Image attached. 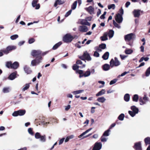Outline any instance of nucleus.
Listing matches in <instances>:
<instances>
[{
    "instance_id": "obj_55",
    "label": "nucleus",
    "mask_w": 150,
    "mask_h": 150,
    "mask_svg": "<svg viewBox=\"0 0 150 150\" xmlns=\"http://www.w3.org/2000/svg\"><path fill=\"white\" fill-rule=\"evenodd\" d=\"M97 100L99 102H103V97L98 98L97 99Z\"/></svg>"
},
{
    "instance_id": "obj_33",
    "label": "nucleus",
    "mask_w": 150,
    "mask_h": 150,
    "mask_svg": "<svg viewBox=\"0 0 150 150\" xmlns=\"http://www.w3.org/2000/svg\"><path fill=\"white\" fill-rule=\"evenodd\" d=\"M40 139V140L42 142H45L46 141V136L45 135L41 136Z\"/></svg>"
},
{
    "instance_id": "obj_12",
    "label": "nucleus",
    "mask_w": 150,
    "mask_h": 150,
    "mask_svg": "<svg viewBox=\"0 0 150 150\" xmlns=\"http://www.w3.org/2000/svg\"><path fill=\"white\" fill-rule=\"evenodd\" d=\"M134 148L136 150H142L141 142H139L135 143Z\"/></svg>"
},
{
    "instance_id": "obj_23",
    "label": "nucleus",
    "mask_w": 150,
    "mask_h": 150,
    "mask_svg": "<svg viewBox=\"0 0 150 150\" xmlns=\"http://www.w3.org/2000/svg\"><path fill=\"white\" fill-rule=\"evenodd\" d=\"M62 44V42H59L55 44L53 47L52 49L53 50H55L57 49L61 44Z\"/></svg>"
},
{
    "instance_id": "obj_29",
    "label": "nucleus",
    "mask_w": 150,
    "mask_h": 150,
    "mask_svg": "<svg viewBox=\"0 0 150 150\" xmlns=\"http://www.w3.org/2000/svg\"><path fill=\"white\" fill-rule=\"evenodd\" d=\"M110 66L109 64H105L104 65V70L108 71L109 70Z\"/></svg>"
},
{
    "instance_id": "obj_44",
    "label": "nucleus",
    "mask_w": 150,
    "mask_h": 150,
    "mask_svg": "<svg viewBox=\"0 0 150 150\" xmlns=\"http://www.w3.org/2000/svg\"><path fill=\"white\" fill-rule=\"evenodd\" d=\"M150 74V67H149L146 70V76H148Z\"/></svg>"
},
{
    "instance_id": "obj_21",
    "label": "nucleus",
    "mask_w": 150,
    "mask_h": 150,
    "mask_svg": "<svg viewBox=\"0 0 150 150\" xmlns=\"http://www.w3.org/2000/svg\"><path fill=\"white\" fill-rule=\"evenodd\" d=\"M19 66V63L17 62H15L12 64L11 68L16 69Z\"/></svg>"
},
{
    "instance_id": "obj_41",
    "label": "nucleus",
    "mask_w": 150,
    "mask_h": 150,
    "mask_svg": "<svg viewBox=\"0 0 150 150\" xmlns=\"http://www.w3.org/2000/svg\"><path fill=\"white\" fill-rule=\"evenodd\" d=\"M12 64V62H11V61L7 62H6V66L7 67H8V68H11Z\"/></svg>"
},
{
    "instance_id": "obj_26",
    "label": "nucleus",
    "mask_w": 150,
    "mask_h": 150,
    "mask_svg": "<svg viewBox=\"0 0 150 150\" xmlns=\"http://www.w3.org/2000/svg\"><path fill=\"white\" fill-rule=\"evenodd\" d=\"M124 100L126 102H128L130 99V96L129 94H126L124 97Z\"/></svg>"
},
{
    "instance_id": "obj_36",
    "label": "nucleus",
    "mask_w": 150,
    "mask_h": 150,
    "mask_svg": "<svg viewBox=\"0 0 150 150\" xmlns=\"http://www.w3.org/2000/svg\"><path fill=\"white\" fill-rule=\"evenodd\" d=\"M110 132V129H108L107 130L105 131L104 132V136H108L110 134L109 132Z\"/></svg>"
},
{
    "instance_id": "obj_18",
    "label": "nucleus",
    "mask_w": 150,
    "mask_h": 150,
    "mask_svg": "<svg viewBox=\"0 0 150 150\" xmlns=\"http://www.w3.org/2000/svg\"><path fill=\"white\" fill-rule=\"evenodd\" d=\"M80 24L82 25H86L89 26L90 25V24L87 21V20L85 19H81L80 21Z\"/></svg>"
},
{
    "instance_id": "obj_56",
    "label": "nucleus",
    "mask_w": 150,
    "mask_h": 150,
    "mask_svg": "<svg viewBox=\"0 0 150 150\" xmlns=\"http://www.w3.org/2000/svg\"><path fill=\"white\" fill-rule=\"evenodd\" d=\"M35 41V40L34 38H32L28 40V42L29 44H31Z\"/></svg>"
},
{
    "instance_id": "obj_51",
    "label": "nucleus",
    "mask_w": 150,
    "mask_h": 150,
    "mask_svg": "<svg viewBox=\"0 0 150 150\" xmlns=\"http://www.w3.org/2000/svg\"><path fill=\"white\" fill-rule=\"evenodd\" d=\"M103 93V89H102L99 92L96 94V96H98L102 95Z\"/></svg>"
},
{
    "instance_id": "obj_39",
    "label": "nucleus",
    "mask_w": 150,
    "mask_h": 150,
    "mask_svg": "<svg viewBox=\"0 0 150 150\" xmlns=\"http://www.w3.org/2000/svg\"><path fill=\"white\" fill-rule=\"evenodd\" d=\"M18 35L15 34L11 36L10 37V38L11 40H13L18 38Z\"/></svg>"
},
{
    "instance_id": "obj_22",
    "label": "nucleus",
    "mask_w": 150,
    "mask_h": 150,
    "mask_svg": "<svg viewBox=\"0 0 150 150\" xmlns=\"http://www.w3.org/2000/svg\"><path fill=\"white\" fill-rule=\"evenodd\" d=\"M131 109L132 110V111L137 114L138 112L139 109L136 106H133L131 107Z\"/></svg>"
},
{
    "instance_id": "obj_17",
    "label": "nucleus",
    "mask_w": 150,
    "mask_h": 150,
    "mask_svg": "<svg viewBox=\"0 0 150 150\" xmlns=\"http://www.w3.org/2000/svg\"><path fill=\"white\" fill-rule=\"evenodd\" d=\"M16 72H13L10 74L8 77V79L11 80H13L16 78Z\"/></svg>"
},
{
    "instance_id": "obj_32",
    "label": "nucleus",
    "mask_w": 150,
    "mask_h": 150,
    "mask_svg": "<svg viewBox=\"0 0 150 150\" xmlns=\"http://www.w3.org/2000/svg\"><path fill=\"white\" fill-rule=\"evenodd\" d=\"M77 2V1H76L74 2L71 6V8L72 10L75 9L76 7Z\"/></svg>"
},
{
    "instance_id": "obj_25",
    "label": "nucleus",
    "mask_w": 150,
    "mask_h": 150,
    "mask_svg": "<svg viewBox=\"0 0 150 150\" xmlns=\"http://www.w3.org/2000/svg\"><path fill=\"white\" fill-rule=\"evenodd\" d=\"M144 141L145 144L147 145L150 144V137H147L144 140Z\"/></svg>"
},
{
    "instance_id": "obj_61",
    "label": "nucleus",
    "mask_w": 150,
    "mask_h": 150,
    "mask_svg": "<svg viewBox=\"0 0 150 150\" xmlns=\"http://www.w3.org/2000/svg\"><path fill=\"white\" fill-rule=\"evenodd\" d=\"M86 19L87 20V21H90L92 19V17H87L86 18Z\"/></svg>"
},
{
    "instance_id": "obj_63",
    "label": "nucleus",
    "mask_w": 150,
    "mask_h": 150,
    "mask_svg": "<svg viewBox=\"0 0 150 150\" xmlns=\"http://www.w3.org/2000/svg\"><path fill=\"white\" fill-rule=\"evenodd\" d=\"M120 57L122 59H124L126 57H127V56L125 55H120Z\"/></svg>"
},
{
    "instance_id": "obj_2",
    "label": "nucleus",
    "mask_w": 150,
    "mask_h": 150,
    "mask_svg": "<svg viewBox=\"0 0 150 150\" xmlns=\"http://www.w3.org/2000/svg\"><path fill=\"white\" fill-rule=\"evenodd\" d=\"M110 67H112L114 66H117L120 64V62L118 60L117 57H115L114 59H112L110 62Z\"/></svg>"
},
{
    "instance_id": "obj_24",
    "label": "nucleus",
    "mask_w": 150,
    "mask_h": 150,
    "mask_svg": "<svg viewBox=\"0 0 150 150\" xmlns=\"http://www.w3.org/2000/svg\"><path fill=\"white\" fill-rule=\"evenodd\" d=\"M92 129V128H90L89 129L87 130L85 132H84L83 133H82L81 134H80L79 136V138H81L82 136L85 135V134L88 133L90 131H91Z\"/></svg>"
},
{
    "instance_id": "obj_34",
    "label": "nucleus",
    "mask_w": 150,
    "mask_h": 150,
    "mask_svg": "<svg viewBox=\"0 0 150 150\" xmlns=\"http://www.w3.org/2000/svg\"><path fill=\"white\" fill-rule=\"evenodd\" d=\"M125 116L124 114L122 113L118 117V119L122 121L124 120Z\"/></svg>"
},
{
    "instance_id": "obj_20",
    "label": "nucleus",
    "mask_w": 150,
    "mask_h": 150,
    "mask_svg": "<svg viewBox=\"0 0 150 150\" xmlns=\"http://www.w3.org/2000/svg\"><path fill=\"white\" fill-rule=\"evenodd\" d=\"M24 69L25 72L27 74H30L32 72L30 69L29 67L26 66H24Z\"/></svg>"
},
{
    "instance_id": "obj_45",
    "label": "nucleus",
    "mask_w": 150,
    "mask_h": 150,
    "mask_svg": "<svg viewBox=\"0 0 150 150\" xmlns=\"http://www.w3.org/2000/svg\"><path fill=\"white\" fill-rule=\"evenodd\" d=\"M41 135L39 132H36L35 134V137L36 139H39Z\"/></svg>"
},
{
    "instance_id": "obj_57",
    "label": "nucleus",
    "mask_w": 150,
    "mask_h": 150,
    "mask_svg": "<svg viewBox=\"0 0 150 150\" xmlns=\"http://www.w3.org/2000/svg\"><path fill=\"white\" fill-rule=\"evenodd\" d=\"M65 139V138H63L61 139L60 140L59 142V144L60 145L62 144L63 143L64 140Z\"/></svg>"
},
{
    "instance_id": "obj_37",
    "label": "nucleus",
    "mask_w": 150,
    "mask_h": 150,
    "mask_svg": "<svg viewBox=\"0 0 150 150\" xmlns=\"http://www.w3.org/2000/svg\"><path fill=\"white\" fill-rule=\"evenodd\" d=\"M30 87V84L29 83H26L25 85V86L22 89V91H24L25 90H27Z\"/></svg>"
},
{
    "instance_id": "obj_53",
    "label": "nucleus",
    "mask_w": 150,
    "mask_h": 150,
    "mask_svg": "<svg viewBox=\"0 0 150 150\" xmlns=\"http://www.w3.org/2000/svg\"><path fill=\"white\" fill-rule=\"evenodd\" d=\"M65 110V111H68L71 108V105H68L67 106H64Z\"/></svg>"
},
{
    "instance_id": "obj_10",
    "label": "nucleus",
    "mask_w": 150,
    "mask_h": 150,
    "mask_svg": "<svg viewBox=\"0 0 150 150\" xmlns=\"http://www.w3.org/2000/svg\"><path fill=\"white\" fill-rule=\"evenodd\" d=\"M38 2V0H33L32 3V5L33 7H35V9H38L40 8L39 4H37Z\"/></svg>"
},
{
    "instance_id": "obj_27",
    "label": "nucleus",
    "mask_w": 150,
    "mask_h": 150,
    "mask_svg": "<svg viewBox=\"0 0 150 150\" xmlns=\"http://www.w3.org/2000/svg\"><path fill=\"white\" fill-rule=\"evenodd\" d=\"M10 91L9 87H4L2 90V92L4 93H7L9 92Z\"/></svg>"
},
{
    "instance_id": "obj_59",
    "label": "nucleus",
    "mask_w": 150,
    "mask_h": 150,
    "mask_svg": "<svg viewBox=\"0 0 150 150\" xmlns=\"http://www.w3.org/2000/svg\"><path fill=\"white\" fill-rule=\"evenodd\" d=\"M24 43H25L24 41H21L18 42V45L19 46H21V45H23Z\"/></svg>"
},
{
    "instance_id": "obj_58",
    "label": "nucleus",
    "mask_w": 150,
    "mask_h": 150,
    "mask_svg": "<svg viewBox=\"0 0 150 150\" xmlns=\"http://www.w3.org/2000/svg\"><path fill=\"white\" fill-rule=\"evenodd\" d=\"M128 73V72L125 71L124 72H123V73H122L120 75H119V77H120V76H125V75L127 74Z\"/></svg>"
},
{
    "instance_id": "obj_13",
    "label": "nucleus",
    "mask_w": 150,
    "mask_h": 150,
    "mask_svg": "<svg viewBox=\"0 0 150 150\" xmlns=\"http://www.w3.org/2000/svg\"><path fill=\"white\" fill-rule=\"evenodd\" d=\"M94 50L98 52H100L103 49V43L100 45L99 46H96L94 47Z\"/></svg>"
},
{
    "instance_id": "obj_1",
    "label": "nucleus",
    "mask_w": 150,
    "mask_h": 150,
    "mask_svg": "<svg viewBox=\"0 0 150 150\" xmlns=\"http://www.w3.org/2000/svg\"><path fill=\"white\" fill-rule=\"evenodd\" d=\"M123 10L121 8L119 10V13L117 14L115 17V20L117 23H120L122 22L123 18L122 16L123 14Z\"/></svg>"
},
{
    "instance_id": "obj_46",
    "label": "nucleus",
    "mask_w": 150,
    "mask_h": 150,
    "mask_svg": "<svg viewBox=\"0 0 150 150\" xmlns=\"http://www.w3.org/2000/svg\"><path fill=\"white\" fill-rule=\"evenodd\" d=\"M129 113V114L132 117H134V116L136 114H137L135 112H133V111H128Z\"/></svg>"
},
{
    "instance_id": "obj_60",
    "label": "nucleus",
    "mask_w": 150,
    "mask_h": 150,
    "mask_svg": "<svg viewBox=\"0 0 150 150\" xmlns=\"http://www.w3.org/2000/svg\"><path fill=\"white\" fill-rule=\"evenodd\" d=\"M77 73H78L79 74H83V72L82 70H78L76 71Z\"/></svg>"
},
{
    "instance_id": "obj_5",
    "label": "nucleus",
    "mask_w": 150,
    "mask_h": 150,
    "mask_svg": "<svg viewBox=\"0 0 150 150\" xmlns=\"http://www.w3.org/2000/svg\"><path fill=\"white\" fill-rule=\"evenodd\" d=\"M26 111L25 110H19L15 111L12 114L13 117H17L18 116H23L25 114Z\"/></svg>"
},
{
    "instance_id": "obj_19",
    "label": "nucleus",
    "mask_w": 150,
    "mask_h": 150,
    "mask_svg": "<svg viewBox=\"0 0 150 150\" xmlns=\"http://www.w3.org/2000/svg\"><path fill=\"white\" fill-rule=\"evenodd\" d=\"M133 13L135 17H138L140 15V10H134Z\"/></svg>"
},
{
    "instance_id": "obj_6",
    "label": "nucleus",
    "mask_w": 150,
    "mask_h": 150,
    "mask_svg": "<svg viewBox=\"0 0 150 150\" xmlns=\"http://www.w3.org/2000/svg\"><path fill=\"white\" fill-rule=\"evenodd\" d=\"M74 38L73 36L69 34H67L63 37V41L66 42L68 43L71 42Z\"/></svg>"
},
{
    "instance_id": "obj_54",
    "label": "nucleus",
    "mask_w": 150,
    "mask_h": 150,
    "mask_svg": "<svg viewBox=\"0 0 150 150\" xmlns=\"http://www.w3.org/2000/svg\"><path fill=\"white\" fill-rule=\"evenodd\" d=\"M117 81V80L116 79H114L110 81V85L113 84L115 83Z\"/></svg>"
},
{
    "instance_id": "obj_62",
    "label": "nucleus",
    "mask_w": 150,
    "mask_h": 150,
    "mask_svg": "<svg viewBox=\"0 0 150 150\" xmlns=\"http://www.w3.org/2000/svg\"><path fill=\"white\" fill-rule=\"evenodd\" d=\"M76 63L77 64H82V62L81 61L79 60L76 61Z\"/></svg>"
},
{
    "instance_id": "obj_50",
    "label": "nucleus",
    "mask_w": 150,
    "mask_h": 150,
    "mask_svg": "<svg viewBox=\"0 0 150 150\" xmlns=\"http://www.w3.org/2000/svg\"><path fill=\"white\" fill-rule=\"evenodd\" d=\"M93 56L95 57H98L99 56V54L97 51H95L94 52Z\"/></svg>"
},
{
    "instance_id": "obj_28",
    "label": "nucleus",
    "mask_w": 150,
    "mask_h": 150,
    "mask_svg": "<svg viewBox=\"0 0 150 150\" xmlns=\"http://www.w3.org/2000/svg\"><path fill=\"white\" fill-rule=\"evenodd\" d=\"M138 96L137 94H135L134 95L132 99L135 102H137L138 99Z\"/></svg>"
},
{
    "instance_id": "obj_49",
    "label": "nucleus",
    "mask_w": 150,
    "mask_h": 150,
    "mask_svg": "<svg viewBox=\"0 0 150 150\" xmlns=\"http://www.w3.org/2000/svg\"><path fill=\"white\" fill-rule=\"evenodd\" d=\"M72 12V9L69 10L66 13L65 16L66 17H67L68 16L70 15Z\"/></svg>"
},
{
    "instance_id": "obj_42",
    "label": "nucleus",
    "mask_w": 150,
    "mask_h": 150,
    "mask_svg": "<svg viewBox=\"0 0 150 150\" xmlns=\"http://www.w3.org/2000/svg\"><path fill=\"white\" fill-rule=\"evenodd\" d=\"M28 132L31 135L33 136L34 135V133L33 131V129L32 128H29L28 129Z\"/></svg>"
},
{
    "instance_id": "obj_8",
    "label": "nucleus",
    "mask_w": 150,
    "mask_h": 150,
    "mask_svg": "<svg viewBox=\"0 0 150 150\" xmlns=\"http://www.w3.org/2000/svg\"><path fill=\"white\" fill-rule=\"evenodd\" d=\"M79 58L83 60L86 59L88 61H90L91 59L90 55L87 52H85L83 55L80 57Z\"/></svg>"
},
{
    "instance_id": "obj_14",
    "label": "nucleus",
    "mask_w": 150,
    "mask_h": 150,
    "mask_svg": "<svg viewBox=\"0 0 150 150\" xmlns=\"http://www.w3.org/2000/svg\"><path fill=\"white\" fill-rule=\"evenodd\" d=\"M79 30L82 32H86L88 31V28L86 26H80L79 28Z\"/></svg>"
},
{
    "instance_id": "obj_31",
    "label": "nucleus",
    "mask_w": 150,
    "mask_h": 150,
    "mask_svg": "<svg viewBox=\"0 0 150 150\" xmlns=\"http://www.w3.org/2000/svg\"><path fill=\"white\" fill-rule=\"evenodd\" d=\"M132 52L133 50L130 49H127L125 50V53L126 54H130L132 53Z\"/></svg>"
},
{
    "instance_id": "obj_16",
    "label": "nucleus",
    "mask_w": 150,
    "mask_h": 150,
    "mask_svg": "<svg viewBox=\"0 0 150 150\" xmlns=\"http://www.w3.org/2000/svg\"><path fill=\"white\" fill-rule=\"evenodd\" d=\"M65 1L61 0H56L54 6V7H56L58 5H60L64 4Z\"/></svg>"
},
{
    "instance_id": "obj_48",
    "label": "nucleus",
    "mask_w": 150,
    "mask_h": 150,
    "mask_svg": "<svg viewBox=\"0 0 150 150\" xmlns=\"http://www.w3.org/2000/svg\"><path fill=\"white\" fill-rule=\"evenodd\" d=\"M108 8L109 9L112 8V9H114L115 8V5L114 4H112L108 6Z\"/></svg>"
},
{
    "instance_id": "obj_40",
    "label": "nucleus",
    "mask_w": 150,
    "mask_h": 150,
    "mask_svg": "<svg viewBox=\"0 0 150 150\" xmlns=\"http://www.w3.org/2000/svg\"><path fill=\"white\" fill-rule=\"evenodd\" d=\"M83 90H80L73 91L72 93L75 95L78 94L82 92Z\"/></svg>"
},
{
    "instance_id": "obj_7",
    "label": "nucleus",
    "mask_w": 150,
    "mask_h": 150,
    "mask_svg": "<svg viewBox=\"0 0 150 150\" xmlns=\"http://www.w3.org/2000/svg\"><path fill=\"white\" fill-rule=\"evenodd\" d=\"M16 48V47L15 46H9L7 47L6 49H2V51L3 53L7 54L9 53L10 51L15 50Z\"/></svg>"
},
{
    "instance_id": "obj_43",
    "label": "nucleus",
    "mask_w": 150,
    "mask_h": 150,
    "mask_svg": "<svg viewBox=\"0 0 150 150\" xmlns=\"http://www.w3.org/2000/svg\"><path fill=\"white\" fill-rule=\"evenodd\" d=\"M143 100L145 102H147L149 100V98L147 96L146 94H145L144 95V96L143 97Z\"/></svg>"
},
{
    "instance_id": "obj_9",
    "label": "nucleus",
    "mask_w": 150,
    "mask_h": 150,
    "mask_svg": "<svg viewBox=\"0 0 150 150\" xmlns=\"http://www.w3.org/2000/svg\"><path fill=\"white\" fill-rule=\"evenodd\" d=\"M102 146V143L100 142H96L94 144V146L92 150H100Z\"/></svg>"
},
{
    "instance_id": "obj_4",
    "label": "nucleus",
    "mask_w": 150,
    "mask_h": 150,
    "mask_svg": "<svg viewBox=\"0 0 150 150\" xmlns=\"http://www.w3.org/2000/svg\"><path fill=\"white\" fill-rule=\"evenodd\" d=\"M136 36L133 33L127 34L124 36L125 40L126 42H129L130 40H134Z\"/></svg>"
},
{
    "instance_id": "obj_15",
    "label": "nucleus",
    "mask_w": 150,
    "mask_h": 150,
    "mask_svg": "<svg viewBox=\"0 0 150 150\" xmlns=\"http://www.w3.org/2000/svg\"><path fill=\"white\" fill-rule=\"evenodd\" d=\"M86 11L91 14L94 13V8L92 6H89L88 8H86Z\"/></svg>"
},
{
    "instance_id": "obj_30",
    "label": "nucleus",
    "mask_w": 150,
    "mask_h": 150,
    "mask_svg": "<svg viewBox=\"0 0 150 150\" xmlns=\"http://www.w3.org/2000/svg\"><path fill=\"white\" fill-rule=\"evenodd\" d=\"M109 53L108 52H105L104 54V59L107 60L108 59L109 57Z\"/></svg>"
},
{
    "instance_id": "obj_64",
    "label": "nucleus",
    "mask_w": 150,
    "mask_h": 150,
    "mask_svg": "<svg viewBox=\"0 0 150 150\" xmlns=\"http://www.w3.org/2000/svg\"><path fill=\"white\" fill-rule=\"evenodd\" d=\"M130 3L129 1L127 2L125 4V6L127 8L130 5Z\"/></svg>"
},
{
    "instance_id": "obj_3",
    "label": "nucleus",
    "mask_w": 150,
    "mask_h": 150,
    "mask_svg": "<svg viewBox=\"0 0 150 150\" xmlns=\"http://www.w3.org/2000/svg\"><path fill=\"white\" fill-rule=\"evenodd\" d=\"M42 59V57L41 56H39L37 57L35 59L32 60L31 62V64L33 66H35L39 64L41 62Z\"/></svg>"
},
{
    "instance_id": "obj_11",
    "label": "nucleus",
    "mask_w": 150,
    "mask_h": 150,
    "mask_svg": "<svg viewBox=\"0 0 150 150\" xmlns=\"http://www.w3.org/2000/svg\"><path fill=\"white\" fill-rule=\"evenodd\" d=\"M41 51L40 50H33L31 52V55L33 57H35L41 55Z\"/></svg>"
},
{
    "instance_id": "obj_47",
    "label": "nucleus",
    "mask_w": 150,
    "mask_h": 150,
    "mask_svg": "<svg viewBox=\"0 0 150 150\" xmlns=\"http://www.w3.org/2000/svg\"><path fill=\"white\" fill-rule=\"evenodd\" d=\"M113 23L114 26L115 27L118 28H120V25L118 23H117L114 20L113 21Z\"/></svg>"
},
{
    "instance_id": "obj_35",
    "label": "nucleus",
    "mask_w": 150,
    "mask_h": 150,
    "mask_svg": "<svg viewBox=\"0 0 150 150\" xmlns=\"http://www.w3.org/2000/svg\"><path fill=\"white\" fill-rule=\"evenodd\" d=\"M90 74L91 71L89 69H88L87 71H86L85 73L83 74L84 76L85 77H88L90 75Z\"/></svg>"
},
{
    "instance_id": "obj_38",
    "label": "nucleus",
    "mask_w": 150,
    "mask_h": 150,
    "mask_svg": "<svg viewBox=\"0 0 150 150\" xmlns=\"http://www.w3.org/2000/svg\"><path fill=\"white\" fill-rule=\"evenodd\" d=\"M114 34V32L112 30H110L108 33V36L111 38L113 37Z\"/></svg>"
},
{
    "instance_id": "obj_52",
    "label": "nucleus",
    "mask_w": 150,
    "mask_h": 150,
    "mask_svg": "<svg viewBox=\"0 0 150 150\" xmlns=\"http://www.w3.org/2000/svg\"><path fill=\"white\" fill-rule=\"evenodd\" d=\"M79 67V66L75 64L73 66L72 68H73V69L74 70H76V69H78Z\"/></svg>"
}]
</instances>
